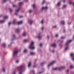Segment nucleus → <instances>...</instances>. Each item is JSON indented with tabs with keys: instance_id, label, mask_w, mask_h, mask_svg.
Returning <instances> with one entry per match:
<instances>
[{
	"instance_id": "1",
	"label": "nucleus",
	"mask_w": 74,
	"mask_h": 74,
	"mask_svg": "<svg viewBox=\"0 0 74 74\" xmlns=\"http://www.w3.org/2000/svg\"><path fill=\"white\" fill-rule=\"evenodd\" d=\"M26 65L25 64L21 65L17 68V69L18 70L19 74H22L23 71L26 70Z\"/></svg>"
},
{
	"instance_id": "2",
	"label": "nucleus",
	"mask_w": 74,
	"mask_h": 74,
	"mask_svg": "<svg viewBox=\"0 0 74 74\" xmlns=\"http://www.w3.org/2000/svg\"><path fill=\"white\" fill-rule=\"evenodd\" d=\"M72 41V40H68L66 42L65 44V45L66 46V47L65 48V50H67L69 49V44H70L71 42Z\"/></svg>"
},
{
	"instance_id": "3",
	"label": "nucleus",
	"mask_w": 74,
	"mask_h": 74,
	"mask_svg": "<svg viewBox=\"0 0 74 74\" xmlns=\"http://www.w3.org/2000/svg\"><path fill=\"white\" fill-rule=\"evenodd\" d=\"M28 48L30 49H35V46H34V42H31V44Z\"/></svg>"
},
{
	"instance_id": "4",
	"label": "nucleus",
	"mask_w": 74,
	"mask_h": 74,
	"mask_svg": "<svg viewBox=\"0 0 74 74\" xmlns=\"http://www.w3.org/2000/svg\"><path fill=\"white\" fill-rule=\"evenodd\" d=\"M65 66H62L59 68H53V70H59V71L61 70L62 68L64 69L65 68Z\"/></svg>"
},
{
	"instance_id": "5",
	"label": "nucleus",
	"mask_w": 74,
	"mask_h": 74,
	"mask_svg": "<svg viewBox=\"0 0 74 74\" xmlns=\"http://www.w3.org/2000/svg\"><path fill=\"white\" fill-rule=\"evenodd\" d=\"M21 7H19L18 8V9L15 11L14 14L16 16H18V13H19V11H20V10H21Z\"/></svg>"
},
{
	"instance_id": "6",
	"label": "nucleus",
	"mask_w": 74,
	"mask_h": 74,
	"mask_svg": "<svg viewBox=\"0 0 74 74\" xmlns=\"http://www.w3.org/2000/svg\"><path fill=\"white\" fill-rule=\"evenodd\" d=\"M18 50H16L14 51L13 53V56L15 57V56H17V55H18Z\"/></svg>"
},
{
	"instance_id": "7",
	"label": "nucleus",
	"mask_w": 74,
	"mask_h": 74,
	"mask_svg": "<svg viewBox=\"0 0 74 74\" xmlns=\"http://www.w3.org/2000/svg\"><path fill=\"white\" fill-rule=\"evenodd\" d=\"M58 42L59 43H60L59 44V45L60 47H62L63 45V42H64L63 40H59Z\"/></svg>"
},
{
	"instance_id": "8",
	"label": "nucleus",
	"mask_w": 74,
	"mask_h": 74,
	"mask_svg": "<svg viewBox=\"0 0 74 74\" xmlns=\"http://www.w3.org/2000/svg\"><path fill=\"white\" fill-rule=\"evenodd\" d=\"M33 21L31 19H29L28 21V23H29L30 25H32V24H33Z\"/></svg>"
},
{
	"instance_id": "9",
	"label": "nucleus",
	"mask_w": 74,
	"mask_h": 74,
	"mask_svg": "<svg viewBox=\"0 0 74 74\" xmlns=\"http://www.w3.org/2000/svg\"><path fill=\"white\" fill-rule=\"evenodd\" d=\"M13 25H17L18 23V22H17V20L16 19H14L13 22Z\"/></svg>"
},
{
	"instance_id": "10",
	"label": "nucleus",
	"mask_w": 74,
	"mask_h": 74,
	"mask_svg": "<svg viewBox=\"0 0 74 74\" xmlns=\"http://www.w3.org/2000/svg\"><path fill=\"white\" fill-rule=\"evenodd\" d=\"M54 63H55V61H53L51 63L48 65V67H50V66L53 65L54 64Z\"/></svg>"
},
{
	"instance_id": "11",
	"label": "nucleus",
	"mask_w": 74,
	"mask_h": 74,
	"mask_svg": "<svg viewBox=\"0 0 74 74\" xmlns=\"http://www.w3.org/2000/svg\"><path fill=\"white\" fill-rule=\"evenodd\" d=\"M70 56H71V58L72 59L73 61H74V54H73V53H71Z\"/></svg>"
},
{
	"instance_id": "12",
	"label": "nucleus",
	"mask_w": 74,
	"mask_h": 74,
	"mask_svg": "<svg viewBox=\"0 0 74 74\" xmlns=\"http://www.w3.org/2000/svg\"><path fill=\"white\" fill-rule=\"evenodd\" d=\"M12 37H13V38L11 39V41H13V40H15L16 39V37H15V35H12Z\"/></svg>"
},
{
	"instance_id": "13",
	"label": "nucleus",
	"mask_w": 74,
	"mask_h": 74,
	"mask_svg": "<svg viewBox=\"0 0 74 74\" xmlns=\"http://www.w3.org/2000/svg\"><path fill=\"white\" fill-rule=\"evenodd\" d=\"M20 32V30L19 28H17L16 29V33H19Z\"/></svg>"
},
{
	"instance_id": "14",
	"label": "nucleus",
	"mask_w": 74,
	"mask_h": 74,
	"mask_svg": "<svg viewBox=\"0 0 74 74\" xmlns=\"http://www.w3.org/2000/svg\"><path fill=\"white\" fill-rule=\"evenodd\" d=\"M7 1V0H2L1 3H2V4H4V3H5Z\"/></svg>"
},
{
	"instance_id": "15",
	"label": "nucleus",
	"mask_w": 74,
	"mask_h": 74,
	"mask_svg": "<svg viewBox=\"0 0 74 74\" xmlns=\"http://www.w3.org/2000/svg\"><path fill=\"white\" fill-rule=\"evenodd\" d=\"M51 46H52V47H53L55 48V47H56V43H53L51 45Z\"/></svg>"
},
{
	"instance_id": "16",
	"label": "nucleus",
	"mask_w": 74,
	"mask_h": 74,
	"mask_svg": "<svg viewBox=\"0 0 74 74\" xmlns=\"http://www.w3.org/2000/svg\"><path fill=\"white\" fill-rule=\"evenodd\" d=\"M45 10H47V9H48V7H42V10H45Z\"/></svg>"
},
{
	"instance_id": "17",
	"label": "nucleus",
	"mask_w": 74,
	"mask_h": 74,
	"mask_svg": "<svg viewBox=\"0 0 74 74\" xmlns=\"http://www.w3.org/2000/svg\"><path fill=\"white\" fill-rule=\"evenodd\" d=\"M45 10H47V9H48V7H42V10H45Z\"/></svg>"
},
{
	"instance_id": "18",
	"label": "nucleus",
	"mask_w": 74,
	"mask_h": 74,
	"mask_svg": "<svg viewBox=\"0 0 74 74\" xmlns=\"http://www.w3.org/2000/svg\"><path fill=\"white\" fill-rule=\"evenodd\" d=\"M31 61L29 62V63L28 64V67H31Z\"/></svg>"
},
{
	"instance_id": "19",
	"label": "nucleus",
	"mask_w": 74,
	"mask_h": 74,
	"mask_svg": "<svg viewBox=\"0 0 74 74\" xmlns=\"http://www.w3.org/2000/svg\"><path fill=\"white\" fill-rule=\"evenodd\" d=\"M22 23H23V21H22L17 22V24L18 25H21V24H22Z\"/></svg>"
},
{
	"instance_id": "20",
	"label": "nucleus",
	"mask_w": 74,
	"mask_h": 74,
	"mask_svg": "<svg viewBox=\"0 0 74 74\" xmlns=\"http://www.w3.org/2000/svg\"><path fill=\"white\" fill-rule=\"evenodd\" d=\"M24 42H29V39H25L24 40Z\"/></svg>"
},
{
	"instance_id": "21",
	"label": "nucleus",
	"mask_w": 74,
	"mask_h": 74,
	"mask_svg": "<svg viewBox=\"0 0 74 74\" xmlns=\"http://www.w3.org/2000/svg\"><path fill=\"white\" fill-rule=\"evenodd\" d=\"M61 24H62V25H64L65 23L64 21H61Z\"/></svg>"
},
{
	"instance_id": "22",
	"label": "nucleus",
	"mask_w": 74,
	"mask_h": 74,
	"mask_svg": "<svg viewBox=\"0 0 74 74\" xmlns=\"http://www.w3.org/2000/svg\"><path fill=\"white\" fill-rule=\"evenodd\" d=\"M8 10H9L10 12V13H12V10L11 8H9L8 9Z\"/></svg>"
},
{
	"instance_id": "23",
	"label": "nucleus",
	"mask_w": 74,
	"mask_h": 74,
	"mask_svg": "<svg viewBox=\"0 0 74 74\" xmlns=\"http://www.w3.org/2000/svg\"><path fill=\"white\" fill-rule=\"evenodd\" d=\"M8 16H6L4 17V20L3 21H5L6 20V19H7V18H8Z\"/></svg>"
},
{
	"instance_id": "24",
	"label": "nucleus",
	"mask_w": 74,
	"mask_h": 74,
	"mask_svg": "<svg viewBox=\"0 0 74 74\" xmlns=\"http://www.w3.org/2000/svg\"><path fill=\"white\" fill-rule=\"evenodd\" d=\"M67 7V5H63L62 6V8H66Z\"/></svg>"
},
{
	"instance_id": "25",
	"label": "nucleus",
	"mask_w": 74,
	"mask_h": 74,
	"mask_svg": "<svg viewBox=\"0 0 74 74\" xmlns=\"http://www.w3.org/2000/svg\"><path fill=\"white\" fill-rule=\"evenodd\" d=\"M38 36H38V38H39V39H40L41 38V33H39L38 34Z\"/></svg>"
},
{
	"instance_id": "26",
	"label": "nucleus",
	"mask_w": 74,
	"mask_h": 74,
	"mask_svg": "<svg viewBox=\"0 0 74 74\" xmlns=\"http://www.w3.org/2000/svg\"><path fill=\"white\" fill-rule=\"evenodd\" d=\"M30 55H35V53L34 52H31Z\"/></svg>"
},
{
	"instance_id": "27",
	"label": "nucleus",
	"mask_w": 74,
	"mask_h": 74,
	"mask_svg": "<svg viewBox=\"0 0 74 74\" xmlns=\"http://www.w3.org/2000/svg\"><path fill=\"white\" fill-rule=\"evenodd\" d=\"M3 46L4 48H6V44L5 43H3Z\"/></svg>"
},
{
	"instance_id": "28",
	"label": "nucleus",
	"mask_w": 74,
	"mask_h": 74,
	"mask_svg": "<svg viewBox=\"0 0 74 74\" xmlns=\"http://www.w3.org/2000/svg\"><path fill=\"white\" fill-rule=\"evenodd\" d=\"M44 62H41V63L40 64V66H42L44 65Z\"/></svg>"
},
{
	"instance_id": "29",
	"label": "nucleus",
	"mask_w": 74,
	"mask_h": 74,
	"mask_svg": "<svg viewBox=\"0 0 74 74\" xmlns=\"http://www.w3.org/2000/svg\"><path fill=\"white\" fill-rule=\"evenodd\" d=\"M2 71H3L4 73H5V69L4 68H2Z\"/></svg>"
},
{
	"instance_id": "30",
	"label": "nucleus",
	"mask_w": 74,
	"mask_h": 74,
	"mask_svg": "<svg viewBox=\"0 0 74 74\" xmlns=\"http://www.w3.org/2000/svg\"><path fill=\"white\" fill-rule=\"evenodd\" d=\"M61 4H60V2H59L57 4V5L58 6H60V5Z\"/></svg>"
},
{
	"instance_id": "31",
	"label": "nucleus",
	"mask_w": 74,
	"mask_h": 74,
	"mask_svg": "<svg viewBox=\"0 0 74 74\" xmlns=\"http://www.w3.org/2000/svg\"><path fill=\"white\" fill-rule=\"evenodd\" d=\"M27 51V50H26V49H25L24 50L23 52L24 53H26Z\"/></svg>"
},
{
	"instance_id": "32",
	"label": "nucleus",
	"mask_w": 74,
	"mask_h": 74,
	"mask_svg": "<svg viewBox=\"0 0 74 74\" xmlns=\"http://www.w3.org/2000/svg\"><path fill=\"white\" fill-rule=\"evenodd\" d=\"M12 23V22H10L8 24V25L9 26H10V25H11V24Z\"/></svg>"
},
{
	"instance_id": "33",
	"label": "nucleus",
	"mask_w": 74,
	"mask_h": 74,
	"mask_svg": "<svg viewBox=\"0 0 74 74\" xmlns=\"http://www.w3.org/2000/svg\"><path fill=\"white\" fill-rule=\"evenodd\" d=\"M32 6L33 7V8H34L35 7H36V5H35V4H34Z\"/></svg>"
},
{
	"instance_id": "34",
	"label": "nucleus",
	"mask_w": 74,
	"mask_h": 74,
	"mask_svg": "<svg viewBox=\"0 0 74 74\" xmlns=\"http://www.w3.org/2000/svg\"><path fill=\"white\" fill-rule=\"evenodd\" d=\"M3 22H4V20L0 21V23Z\"/></svg>"
},
{
	"instance_id": "35",
	"label": "nucleus",
	"mask_w": 74,
	"mask_h": 74,
	"mask_svg": "<svg viewBox=\"0 0 74 74\" xmlns=\"http://www.w3.org/2000/svg\"><path fill=\"white\" fill-rule=\"evenodd\" d=\"M26 35V34H25V33H23V36H24V37H25Z\"/></svg>"
},
{
	"instance_id": "36",
	"label": "nucleus",
	"mask_w": 74,
	"mask_h": 74,
	"mask_svg": "<svg viewBox=\"0 0 74 74\" xmlns=\"http://www.w3.org/2000/svg\"><path fill=\"white\" fill-rule=\"evenodd\" d=\"M65 38V37L64 36H62L61 37V39H64Z\"/></svg>"
},
{
	"instance_id": "37",
	"label": "nucleus",
	"mask_w": 74,
	"mask_h": 74,
	"mask_svg": "<svg viewBox=\"0 0 74 74\" xmlns=\"http://www.w3.org/2000/svg\"><path fill=\"white\" fill-rule=\"evenodd\" d=\"M73 3H73L72 2H70L69 3V4H73Z\"/></svg>"
},
{
	"instance_id": "38",
	"label": "nucleus",
	"mask_w": 74,
	"mask_h": 74,
	"mask_svg": "<svg viewBox=\"0 0 74 74\" xmlns=\"http://www.w3.org/2000/svg\"><path fill=\"white\" fill-rule=\"evenodd\" d=\"M32 73H33V74H35V71H34L33 70L32 71Z\"/></svg>"
},
{
	"instance_id": "39",
	"label": "nucleus",
	"mask_w": 74,
	"mask_h": 74,
	"mask_svg": "<svg viewBox=\"0 0 74 74\" xmlns=\"http://www.w3.org/2000/svg\"><path fill=\"white\" fill-rule=\"evenodd\" d=\"M44 3H45V0H44L43 1V2H42V5H43V4H44Z\"/></svg>"
},
{
	"instance_id": "40",
	"label": "nucleus",
	"mask_w": 74,
	"mask_h": 74,
	"mask_svg": "<svg viewBox=\"0 0 74 74\" xmlns=\"http://www.w3.org/2000/svg\"><path fill=\"white\" fill-rule=\"evenodd\" d=\"M13 74H16V73H15V70L14 69L13 71Z\"/></svg>"
},
{
	"instance_id": "41",
	"label": "nucleus",
	"mask_w": 74,
	"mask_h": 74,
	"mask_svg": "<svg viewBox=\"0 0 74 74\" xmlns=\"http://www.w3.org/2000/svg\"><path fill=\"white\" fill-rule=\"evenodd\" d=\"M40 23H42V24H43V23H44V21H43V20H42L41 21Z\"/></svg>"
},
{
	"instance_id": "42",
	"label": "nucleus",
	"mask_w": 74,
	"mask_h": 74,
	"mask_svg": "<svg viewBox=\"0 0 74 74\" xmlns=\"http://www.w3.org/2000/svg\"><path fill=\"white\" fill-rule=\"evenodd\" d=\"M22 3L21 2L19 3V5H20V6H21V5H22Z\"/></svg>"
},
{
	"instance_id": "43",
	"label": "nucleus",
	"mask_w": 74,
	"mask_h": 74,
	"mask_svg": "<svg viewBox=\"0 0 74 74\" xmlns=\"http://www.w3.org/2000/svg\"><path fill=\"white\" fill-rule=\"evenodd\" d=\"M51 52H53V53H54L55 52V50H53L51 51Z\"/></svg>"
},
{
	"instance_id": "44",
	"label": "nucleus",
	"mask_w": 74,
	"mask_h": 74,
	"mask_svg": "<svg viewBox=\"0 0 74 74\" xmlns=\"http://www.w3.org/2000/svg\"><path fill=\"white\" fill-rule=\"evenodd\" d=\"M42 73H43V71L40 72L39 73V74H42Z\"/></svg>"
},
{
	"instance_id": "45",
	"label": "nucleus",
	"mask_w": 74,
	"mask_h": 74,
	"mask_svg": "<svg viewBox=\"0 0 74 74\" xmlns=\"http://www.w3.org/2000/svg\"><path fill=\"white\" fill-rule=\"evenodd\" d=\"M36 66L34 65L33 66V68H36Z\"/></svg>"
},
{
	"instance_id": "46",
	"label": "nucleus",
	"mask_w": 74,
	"mask_h": 74,
	"mask_svg": "<svg viewBox=\"0 0 74 74\" xmlns=\"http://www.w3.org/2000/svg\"><path fill=\"white\" fill-rule=\"evenodd\" d=\"M42 46V43H40V47H41Z\"/></svg>"
},
{
	"instance_id": "47",
	"label": "nucleus",
	"mask_w": 74,
	"mask_h": 74,
	"mask_svg": "<svg viewBox=\"0 0 74 74\" xmlns=\"http://www.w3.org/2000/svg\"><path fill=\"white\" fill-rule=\"evenodd\" d=\"M69 69H67L66 71V72L68 74H69Z\"/></svg>"
},
{
	"instance_id": "48",
	"label": "nucleus",
	"mask_w": 74,
	"mask_h": 74,
	"mask_svg": "<svg viewBox=\"0 0 74 74\" xmlns=\"http://www.w3.org/2000/svg\"><path fill=\"white\" fill-rule=\"evenodd\" d=\"M28 12H29L30 13H31V12H32V10H30L28 11Z\"/></svg>"
},
{
	"instance_id": "49",
	"label": "nucleus",
	"mask_w": 74,
	"mask_h": 74,
	"mask_svg": "<svg viewBox=\"0 0 74 74\" xmlns=\"http://www.w3.org/2000/svg\"><path fill=\"white\" fill-rule=\"evenodd\" d=\"M73 66H70V68L71 69H73Z\"/></svg>"
},
{
	"instance_id": "50",
	"label": "nucleus",
	"mask_w": 74,
	"mask_h": 74,
	"mask_svg": "<svg viewBox=\"0 0 74 74\" xmlns=\"http://www.w3.org/2000/svg\"><path fill=\"white\" fill-rule=\"evenodd\" d=\"M56 37H58V34H56Z\"/></svg>"
},
{
	"instance_id": "51",
	"label": "nucleus",
	"mask_w": 74,
	"mask_h": 74,
	"mask_svg": "<svg viewBox=\"0 0 74 74\" xmlns=\"http://www.w3.org/2000/svg\"><path fill=\"white\" fill-rule=\"evenodd\" d=\"M49 36H47V39H49Z\"/></svg>"
},
{
	"instance_id": "52",
	"label": "nucleus",
	"mask_w": 74,
	"mask_h": 74,
	"mask_svg": "<svg viewBox=\"0 0 74 74\" xmlns=\"http://www.w3.org/2000/svg\"><path fill=\"white\" fill-rule=\"evenodd\" d=\"M25 1L26 3H28V0H25Z\"/></svg>"
},
{
	"instance_id": "53",
	"label": "nucleus",
	"mask_w": 74,
	"mask_h": 74,
	"mask_svg": "<svg viewBox=\"0 0 74 74\" xmlns=\"http://www.w3.org/2000/svg\"><path fill=\"white\" fill-rule=\"evenodd\" d=\"M12 42H11V44H10V45H8V46H9V47H10V46H11V44H12Z\"/></svg>"
},
{
	"instance_id": "54",
	"label": "nucleus",
	"mask_w": 74,
	"mask_h": 74,
	"mask_svg": "<svg viewBox=\"0 0 74 74\" xmlns=\"http://www.w3.org/2000/svg\"><path fill=\"white\" fill-rule=\"evenodd\" d=\"M53 27H54V28H56V25L53 26Z\"/></svg>"
},
{
	"instance_id": "55",
	"label": "nucleus",
	"mask_w": 74,
	"mask_h": 74,
	"mask_svg": "<svg viewBox=\"0 0 74 74\" xmlns=\"http://www.w3.org/2000/svg\"><path fill=\"white\" fill-rule=\"evenodd\" d=\"M62 1H63V3H65V2H66V1L65 0H64Z\"/></svg>"
},
{
	"instance_id": "56",
	"label": "nucleus",
	"mask_w": 74,
	"mask_h": 74,
	"mask_svg": "<svg viewBox=\"0 0 74 74\" xmlns=\"http://www.w3.org/2000/svg\"><path fill=\"white\" fill-rule=\"evenodd\" d=\"M13 7H16V6L15 5H13Z\"/></svg>"
},
{
	"instance_id": "57",
	"label": "nucleus",
	"mask_w": 74,
	"mask_h": 74,
	"mask_svg": "<svg viewBox=\"0 0 74 74\" xmlns=\"http://www.w3.org/2000/svg\"><path fill=\"white\" fill-rule=\"evenodd\" d=\"M19 61L18 60H16V63H18Z\"/></svg>"
},
{
	"instance_id": "58",
	"label": "nucleus",
	"mask_w": 74,
	"mask_h": 74,
	"mask_svg": "<svg viewBox=\"0 0 74 74\" xmlns=\"http://www.w3.org/2000/svg\"><path fill=\"white\" fill-rule=\"evenodd\" d=\"M22 17H23V16H19V18H22Z\"/></svg>"
},
{
	"instance_id": "59",
	"label": "nucleus",
	"mask_w": 74,
	"mask_h": 74,
	"mask_svg": "<svg viewBox=\"0 0 74 74\" xmlns=\"http://www.w3.org/2000/svg\"><path fill=\"white\" fill-rule=\"evenodd\" d=\"M41 29H42V30H44V27H42L41 28Z\"/></svg>"
},
{
	"instance_id": "60",
	"label": "nucleus",
	"mask_w": 74,
	"mask_h": 74,
	"mask_svg": "<svg viewBox=\"0 0 74 74\" xmlns=\"http://www.w3.org/2000/svg\"><path fill=\"white\" fill-rule=\"evenodd\" d=\"M66 32V30H65V29H64V30H63V32L64 33V32Z\"/></svg>"
},
{
	"instance_id": "61",
	"label": "nucleus",
	"mask_w": 74,
	"mask_h": 74,
	"mask_svg": "<svg viewBox=\"0 0 74 74\" xmlns=\"http://www.w3.org/2000/svg\"><path fill=\"white\" fill-rule=\"evenodd\" d=\"M71 22L70 23H68L69 25H71Z\"/></svg>"
},
{
	"instance_id": "62",
	"label": "nucleus",
	"mask_w": 74,
	"mask_h": 74,
	"mask_svg": "<svg viewBox=\"0 0 74 74\" xmlns=\"http://www.w3.org/2000/svg\"><path fill=\"white\" fill-rule=\"evenodd\" d=\"M39 52H41V49H39Z\"/></svg>"
},
{
	"instance_id": "63",
	"label": "nucleus",
	"mask_w": 74,
	"mask_h": 74,
	"mask_svg": "<svg viewBox=\"0 0 74 74\" xmlns=\"http://www.w3.org/2000/svg\"><path fill=\"white\" fill-rule=\"evenodd\" d=\"M36 62H34V65H35L36 64Z\"/></svg>"
},
{
	"instance_id": "64",
	"label": "nucleus",
	"mask_w": 74,
	"mask_h": 74,
	"mask_svg": "<svg viewBox=\"0 0 74 74\" xmlns=\"http://www.w3.org/2000/svg\"><path fill=\"white\" fill-rule=\"evenodd\" d=\"M2 16V15H0V18H1V16Z\"/></svg>"
}]
</instances>
